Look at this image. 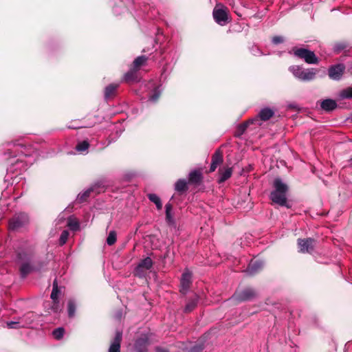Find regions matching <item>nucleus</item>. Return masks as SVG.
Segmentation results:
<instances>
[{"label":"nucleus","mask_w":352,"mask_h":352,"mask_svg":"<svg viewBox=\"0 0 352 352\" xmlns=\"http://www.w3.org/2000/svg\"><path fill=\"white\" fill-rule=\"evenodd\" d=\"M219 172L220 175L219 183H223L231 177L232 174V168H220Z\"/></svg>","instance_id":"nucleus-20"},{"label":"nucleus","mask_w":352,"mask_h":352,"mask_svg":"<svg viewBox=\"0 0 352 352\" xmlns=\"http://www.w3.org/2000/svg\"><path fill=\"white\" fill-rule=\"evenodd\" d=\"M162 89H161L160 87H157L154 88V89L152 91V93L148 98V100L152 102H155L160 98V96L162 94Z\"/></svg>","instance_id":"nucleus-30"},{"label":"nucleus","mask_w":352,"mask_h":352,"mask_svg":"<svg viewBox=\"0 0 352 352\" xmlns=\"http://www.w3.org/2000/svg\"><path fill=\"white\" fill-rule=\"evenodd\" d=\"M68 236H69L68 231H67V230L63 231L60 234V239H59L60 244L64 245L66 243V241L68 239Z\"/></svg>","instance_id":"nucleus-39"},{"label":"nucleus","mask_w":352,"mask_h":352,"mask_svg":"<svg viewBox=\"0 0 352 352\" xmlns=\"http://www.w3.org/2000/svg\"><path fill=\"white\" fill-rule=\"evenodd\" d=\"M274 190L271 192V200L281 206H286L289 208L287 204V186L284 184L280 178H276L274 181Z\"/></svg>","instance_id":"nucleus-3"},{"label":"nucleus","mask_w":352,"mask_h":352,"mask_svg":"<svg viewBox=\"0 0 352 352\" xmlns=\"http://www.w3.org/2000/svg\"><path fill=\"white\" fill-rule=\"evenodd\" d=\"M345 47L344 45L343 44H337L334 46V51L336 52H340L341 50H342Z\"/></svg>","instance_id":"nucleus-42"},{"label":"nucleus","mask_w":352,"mask_h":352,"mask_svg":"<svg viewBox=\"0 0 352 352\" xmlns=\"http://www.w3.org/2000/svg\"><path fill=\"white\" fill-rule=\"evenodd\" d=\"M338 96L340 99H352V87L341 90Z\"/></svg>","instance_id":"nucleus-33"},{"label":"nucleus","mask_w":352,"mask_h":352,"mask_svg":"<svg viewBox=\"0 0 352 352\" xmlns=\"http://www.w3.org/2000/svg\"><path fill=\"white\" fill-rule=\"evenodd\" d=\"M349 162H350L351 165H352V157L349 160Z\"/></svg>","instance_id":"nucleus-47"},{"label":"nucleus","mask_w":352,"mask_h":352,"mask_svg":"<svg viewBox=\"0 0 352 352\" xmlns=\"http://www.w3.org/2000/svg\"><path fill=\"white\" fill-rule=\"evenodd\" d=\"M153 261L150 257L142 260L135 269V274L138 277H144L146 272L153 267Z\"/></svg>","instance_id":"nucleus-10"},{"label":"nucleus","mask_w":352,"mask_h":352,"mask_svg":"<svg viewBox=\"0 0 352 352\" xmlns=\"http://www.w3.org/2000/svg\"><path fill=\"white\" fill-rule=\"evenodd\" d=\"M94 187L91 186L84 190L83 192L79 193L76 198V201L78 203H82L87 200V199L90 196L91 193L94 192Z\"/></svg>","instance_id":"nucleus-23"},{"label":"nucleus","mask_w":352,"mask_h":352,"mask_svg":"<svg viewBox=\"0 0 352 352\" xmlns=\"http://www.w3.org/2000/svg\"><path fill=\"white\" fill-rule=\"evenodd\" d=\"M192 273L188 270H186L181 277L180 284L181 289L180 292L184 294H186L191 285Z\"/></svg>","instance_id":"nucleus-13"},{"label":"nucleus","mask_w":352,"mask_h":352,"mask_svg":"<svg viewBox=\"0 0 352 352\" xmlns=\"http://www.w3.org/2000/svg\"><path fill=\"white\" fill-rule=\"evenodd\" d=\"M148 198L151 202H153L155 204L157 210H162V204L161 199L156 194H154V193L148 194Z\"/></svg>","instance_id":"nucleus-29"},{"label":"nucleus","mask_w":352,"mask_h":352,"mask_svg":"<svg viewBox=\"0 0 352 352\" xmlns=\"http://www.w3.org/2000/svg\"><path fill=\"white\" fill-rule=\"evenodd\" d=\"M29 222V218L25 213L15 214L9 221V229L13 231L24 227Z\"/></svg>","instance_id":"nucleus-8"},{"label":"nucleus","mask_w":352,"mask_h":352,"mask_svg":"<svg viewBox=\"0 0 352 352\" xmlns=\"http://www.w3.org/2000/svg\"><path fill=\"white\" fill-rule=\"evenodd\" d=\"M76 305L74 300L70 299L67 303V312L69 318H73L75 316Z\"/></svg>","instance_id":"nucleus-34"},{"label":"nucleus","mask_w":352,"mask_h":352,"mask_svg":"<svg viewBox=\"0 0 352 352\" xmlns=\"http://www.w3.org/2000/svg\"><path fill=\"white\" fill-rule=\"evenodd\" d=\"M38 318L37 314L30 311L14 320L7 322L6 325L9 329L32 328Z\"/></svg>","instance_id":"nucleus-4"},{"label":"nucleus","mask_w":352,"mask_h":352,"mask_svg":"<svg viewBox=\"0 0 352 352\" xmlns=\"http://www.w3.org/2000/svg\"><path fill=\"white\" fill-rule=\"evenodd\" d=\"M189 182L192 184H199L202 179V174L199 170H194L189 173Z\"/></svg>","instance_id":"nucleus-21"},{"label":"nucleus","mask_w":352,"mask_h":352,"mask_svg":"<svg viewBox=\"0 0 352 352\" xmlns=\"http://www.w3.org/2000/svg\"><path fill=\"white\" fill-rule=\"evenodd\" d=\"M284 41H285V39H284L283 36H275L272 39V42L274 45H278V44L282 43L284 42Z\"/></svg>","instance_id":"nucleus-40"},{"label":"nucleus","mask_w":352,"mask_h":352,"mask_svg":"<svg viewBox=\"0 0 352 352\" xmlns=\"http://www.w3.org/2000/svg\"><path fill=\"white\" fill-rule=\"evenodd\" d=\"M118 84H110L108 86H107L104 90L105 98L108 99L110 97L113 96L115 94L116 91L118 89Z\"/></svg>","instance_id":"nucleus-26"},{"label":"nucleus","mask_w":352,"mask_h":352,"mask_svg":"<svg viewBox=\"0 0 352 352\" xmlns=\"http://www.w3.org/2000/svg\"><path fill=\"white\" fill-rule=\"evenodd\" d=\"M351 74H352V67L351 68Z\"/></svg>","instance_id":"nucleus-48"},{"label":"nucleus","mask_w":352,"mask_h":352,"mask_svg":"<svg viewBox=\"0 0 352 352\" xmlns=\"http://www.w3.org/2000/svg\"><path fill=\"white\" fill-rule=\"evenodd\" d=\"M89 147V143L87 140H83L81 142H78V144L76 146V150L79 153H84L87 152L88 148Z\"/></svg>","instance_id":"nucleus-32"},{"label":"nucleus","mask_w":352,"mask_h":352,"mask_svg":"<svg viewBox=\"0 0 352 352\" xmlns=\"http://www.w3.org/2000/svg\"><path fill=\"white\" fill-rule=\"evenodd\" d=\"M9 148L4 153L5 160L8 167L7 168V180L10 174L16 173V176L27 169L28 165L35 161L34 155L36 151L32 146H26L18 140L8 143Z\"/></svg>","instance_id":"nucleus-1"},{"label":"nucleus","mask_w":352,"mask_h":352,"mask_svg":"<svg viewBox=\"0 0 352 352\" xmlns=\"http://www.w3.org/2000/svg\"><path fill=\"white\" fill-rule=\"evenodd\" d=\"M257 296L256 292L250 287L241 290H236L232 295L231 299L237 302L251 300Z\"/></svg>","instance_id":"nucleus-6"},{"label":"nucleus","mask_w":352,"mask_h":352,"mask_svg":"<svg viewBox=\"0 0 352 352\" xmlns=\"http://www.w3.org/2000/svg\"><path fill=\"white\" fill-rule=\"evenodd\" d=\"M218 166L217 164H215L214 163H213L212 162H211V165H210V172H214L217 167Z\"/></svg>","instance_id":"nucleus-43"},{"label":"nucleus","mask_w":352,"mask_h":352,"mask_svg":"<svg viewBox=\"0 0 352 352\" xmlns=\"http://www.w3.org/2000/svg\"><path fill=\"white\" fill-rule=\"evenodd\" d=\"M212 162L217 166L220 165L223 162V155L220 150L216 151L213 154L212 157Z\"/></svg>","instance_id":"nucleus-35"},{"label":"nucleus","mask_w":352,"mask_h":352,"mask_svg":"<svg viewBox=\"0 0 352 352\" xmlns=\"http://www.w3.org/2000/svg\"><path fill=\"white\" fill-rule=\"evenodd\" d=\"M212 15L214 20L220 25H225L228 22L227 8L221 4H217L214 7Z\"/></svg>","instance_id":"nucleus-7"},{"label":"nucleus","mask_w":352,"mask_h":352,"mask_svg":"<svg viewBox=\"0 0 352 352\" xmlns=\"http://www.w3.org/2000/svg\"><path fill=\"white\" fill-rule=\"evenodd\" d=\"M65 333V329L63 327H58L52 331L54 338L56 340H60L63 338Z\"/></svg>","instance_id":"nucleus-38"},{"label":"nucleus","mask_w":352,"mask_h":352,"mask_svg":"<svg viewBox=\"0 0 352 352\" xmlns=\"http://www.w3.org/2000/svg\"><path fill=\"white\" fill-rule=\"evenodd\" d=\"M121 316H122V314H121V313H118V314H117V318H118V319H120V318H121Z\"/></svg>","instance_id":"nucleus-45"},{"label":"nucleus","mask_w":352,"mask_h":352,"mask_svg":"<svg viewBox=\"0 0 352 352\" xmlns=\"http://www.w3.org/2000/svg\"><path fill=\"white\" fill-rule=\"evenodd\" d=\"M67 226L74 231L78 230L79 229V223L78 221L72 217H69L67 220Z\"/></svg>","instance_id":"nucleus-36"},{"label":"nucleus","mask_w":352,"mask_h":352,"mask_svg":"<svg viewBox=\"0 0 352 352\" xmlns=\"http://www.w3.org/2000/svg\"><path fill=\"white\" fill-rule=\"evenodd\" d=\"M345 66L342 63L336 64L329 67L328 73L331 79L338 80L342 76Z\"/></svg>","instance_id":"nucleus-12"},{"label":"nucleus","mask_w":352,"mask_h":352,"mask_svg":"<svg viewBox=\"0 0 352 352\" xmlns=\"http://www.w3.org/2000/svg\"><path fill=\"white\" fill-rule=\"evenodd\" d=\"M34 244L27 240L19 241L16 247L17 261L21 263L20 273L22 278H25L28 274L35 270L31 263L34 254Z\"/></svg>","instance_id":"nucleus-2"},{"label":"nucleus","mask_w":352,"mask_h":352,"mask_svg":"<svg viewBox=\"0 0 352 352\" xmlns=\"http://www.w3.org/2000/svg\"><path fill=\"white\" fill-rule=\"evenodd\" d=\"M146 60H147L146 56H140L134 60V61L133 63V67L135 70H138L140 69V67L146 63Z\"/></svg>","instance_id":"nucleus-31"},{"label":"nucleus","mask_w":352,"mask_h":352,"mask_svg":"<svg viewBox=\"0 0 352 352\" xmlns=\"http://www.w3.org/2000/svg\"><path fill=\"white\" fill-rule=\"evenodd\" d=\"M316 241L311 238L299 239L298 240V245L299 251L302 253H311L315 247Z\"/></svg>","instance_id":"nucleus-11"},{"label":"nucleus","mask_w":352,"mask_h":352,"mask_svg":"<svg viewBox=\"0 0 352 352\" xmlns=\"http://www.w3.org/2000/svg\"><path fill=\"white\" fill-rule=\"evenodd\" d=\"M294 54L303 59L308 64H317L318 58L315 55L314 52L305 48H297L294 50Z\"/></svg>","instance_id":"nucleus-9"},{"label":"nucleus","mask_w":352,"mask_h":352,"mask_svg":"<svg viewBox=\"0 0 352 352\" xmlns=\"http://www.w3.org/2000/svg\"><path fill=\"white\" fill-rule=\"evenodd\" d=\"M59 293H60V291L58 288L57 281H56V280H54V281L53 283L52 292L51 293V298L52 299L53 302H54V305L52 306V308L54 312H58L59 310V307H58V303H59L58 294H59Z\"/></svg>","instance_id":"nucleus-17"},{"label":"nucleus","mask_w":352,"mask_h":352,"mask_svg":"<svg viewBox=\"0 0 352 352\" xmlns=\"http://www.w3.org/2000/svg\"><path fill=\"white\" fill-rule=\"evenodd\" d=\"M289 70L297 79L302 81H311L314 80L317 72L316 69H304L298 65L290 66Z\"/></svg>","instance_id":"nucleus-5"},{"label":"nucleus","mask_w":352,"mask_h":352,"mask_svg":"<svg viewBox=\"0 0 352 352\" xmlns=\"http://www.w3.org/2000/svg\"><path fill=\"white\" fill-rule=\"evenodd\" d=\"M274 114V112L272 109L266 107L260 111L258 116L261 120L266 121L271 118Z\"/></svg>","instance_id":"nucleus-22"},{"label":"nucleus","mask_w":352,"mask_h":352,"mask_svg":"<svg viewBox=\"0 0 352 352\" xmlns=\"http://www.w3.org/2000/svg\"><path fill=\"white\" fill-rule=\"evenodd\" d=\"M122 339V331L116 330L115 336L111 341L108 352H120V344Z\"/></svg>","instance_id":"nucleus-15"},{"label":"nucleus","mask_w":352,"mask_h":352,"mask_svg":"<svg viewBox=\"0 0 352 352\" xmlns=\"http://www.w3.org/2000/svg\"><path fill=\"white\" fill-rule=\"evenodd\" d=\"M256 119H252L250 120L249 121L244 122L241 124H239L237 126L236 131V136H241L247 129L248 126L251 123L252 124L254 121H256Z\"/></svg>","instance_id":"nucleus-27"},{"label":"nucleus","mask_w":352,"mask_h":352,"mask_svg":"<svg viewBox=\"0 0 352 352\" xmlns=\"http://www.w3.org/2000/svg\"><path fill=\"white\" fill-rule=\"evenodd\" d=\"M113 12H115V14H120V12H117V10H116V8H114V9H113Z\"/></svg>","instance_id":"nucleus-46"},{"label":"nucleus","mask_w":352,"mask_h":352,"mask_svg":"<svg viewBox=\"0 0 352 352\" xmlns=\"http://www.w3.org/2000/svg\"><path fill=\"white\" fill-rule=\"evenodd\" d=\"M251 52L254 56H260L262 54L260 49H258L257 47H253L251 50Z\"/></svg>","instance_id":"nucleus-41"},{"label":"nucleus","mask_w":352,"mask_h":352,"mask_svg":"<svg viewBox=\"0 0 352 352\" xmlns=\"http://www.w3.org/2000/svg\"><path fill=\"white\" fill-rule=\"evenodd\" d=\"M138 70H135L133 67L131 68L128 72H126L124 76V81L127 82L135 81L137 78V73Z\"/></svg>","instance_id":"nucleus-28"},{"label":"nucleus","mask_w":352,"mask_h":352,"mask_svg":"<svg viewBox=\"0 0 352 352\" xmlns=\"http://www.w3.org/2000/svg\"><path fill=\"white\" fill-rule=\"evenodd\" d=\"M148 338L146 335H142L138 338L134 344V348L136 352H147V347L148 346Z\"/></svg>","instance_id":"nucleus-14"},{"label":"nucleus","mask_w":352,"mask_h":352,"mask_svg":"<svg viewBox=\"0 0 352 352\" xmlns=\"http://www.w3.org/2000/svg\"><path fill=\"white\" fill-rule=\"evenodd\" d=\"M264 266V262L260 260H252L249 263L246 272L249 275H253L260 271Z\"/></svg>","instance_id":"nucleus-16"},{"label":"nucleus","mask_w":352,"mask_h":352,"mask_svg":"<svg viewBox=\"0 0 352 352\" xmlns=\"http://www.w3.org/2000/svg\"><path fill=\"white\" fill-rule=\"evenodd\" d=\"M166 208V220L170 225L174 224L175 221L173 215V206L170 203H168L165 206Z\"/></svg>","instance_id":"nucleus-24"},{"label":"nucleus","mask_w":352,"mask_h":352,"mask_svg":"<svg viewBox=\"0 0 352 352\" xmlns=\"http://www.w3.org/2000/svg\"><path fill=\"white\" fill-rule=\"evenodd\" d=\"M157 352H168V351L164 349L159 348L157 349Z\"/></svg>","instance_id":"nucleus-44"},{"label":"nucleus","mask_w":352,"mask_h":352,"mask_svg":"<svg viewBox=\"0 0 352 352\" xmlns=\"http://www.w3.org/2000/svg\"><path fill=\"white\" fill-rule=\"evenodd\" d=\"M187 182L184 179H179L175 184V190L179 192H184L187 190Z\"/></svg>","instance_id":"nucleus-25"},{"label":"nucleus","mask_w":352,"mask_h":352,"mask_svg":"<svg viewBox=\"0 0 352 352\" xmlns=\"http://www.w3.org/2000/svg\"><path fill=\"white\" fill-rule=\"evenodd\" d=\"M116 240H117V234H116V231H114V230L110 231V232L109 233V235L107 238V243L109 245H112L116 242Z\"/></svg>","instance_id":"nucleus-37"},{"label":"nucleus","mask_w":352,"mask_h":352,"mask_svg":"<svg viewBox=\"0 0 352 352\" xmlns=\"http://www.w3.org/2000/svg\"><path fill=\"white\" fill-rule=\"evenodd\" d=\"M198 300L199 296L197 294H194L192 297L188 300L184 307V311L186 313L192 311L197 307Z\"/></svg>","instance_id":"nucleus-19"},{"label":"nucleus","mask_w":352,"mask_h":352,"mask_svg":"<svg viewBox=\"0 0 352 352\" xmlns=\"http://www.w3.org/2000/svg\"><path fill=\"white\" fill-rule=\"evenodd\" d=\"M320 107L325 111H331L337 107V103L332 99H326L320 102Z\"/></svg>","instance_id":"nucleus-18"}]
</instances>
